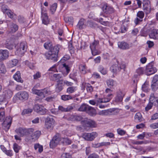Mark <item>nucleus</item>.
I'll return each instance as SVG.
<instances>
[{
    "mask_svg": "<svg viewBox=\"0 0 158 158\" xmlns=\"http://www.w3.org/2000/svg\"><path fill=\"white\" fill-rule=\"evenodd\" d=\"M59 49V45H56L54 46L53 48L45 54L46 59L50 60L53 62H56L58 60V54Z\"/></svg>",
    "mask_w": 158,
    "mask_h": 158,
    "instance_id": "obj_1",
    "label": "nucleus"
},
{
    "mask_svg": "<svg viewBox=\"0 0 158 158\" xmlns=\"http://www.w3.org/2000/svg\"><path fill=\"white\" fill-rule=\"evenodd\" d=\"M34 130L32 128L27 129L24 127H19L16 129L15 132L20 136H26L29 138L30 135L32 134Z\"/></svg>",
    "mask_w": 158,
    "mask_h": 158,
    "instance_id": "obj_2",
    "label": "nucleus"
},
{
    "mask_svg": "<svg viewBox=\"0 0 158 158\" xmlns=\"http://www.w3.org/2000/svg\"><path fill=\"white\" fill-rule=\"evenodd\" d=\"M27 46L25 42H21L19 48L16 51V54L21 56L23 55L27 51Z\"/></svg>",
    "mask_w": 158,
    "mask_h": 158,
    "instance_id": "obj_3",
    "label": "nucleus"
},
{
    "mask_svg": "<svg viewBox=\"0 0 158 158\" xmlns=\"http://www.w3.org/2000/svg\"><path fill=\"white\" fill-rule=\"evenodd\" d=\"M15 96H16L19 100L24 101L28 99L29 94L26 91H21L18 92Z\"/></svg>",
    "mask_w": 158,
    "mask_h": 158,
    "instance_id": "obj_4",
    "label": "nucleus"
},
{
    "mask_svg": "<svg viewBox=\"0 0 158 158\" xmlns=\"http://www.w3.org/2000/svg\"><path fill=\"white\" fill-rule=\"evenodd\" d=\"M60 138L59 134H56L55 135L50 143V147L51 148H53L56 147L57 144L60 143Z\"/></svg>",
    "mask_w": 158,
    "mask_h": 158,
    "instance_id": "obj_5",
    "label": "nucleus"
},
{
    "mask_svg": "<svg viewBox=\"0 0 158 158\" xmlns=\"http://www.w3.org/2000/svg\"><path fill=\"white\" fill-rule=\"evenodd\" d=\"M99 41L98 40H94V41L90 44L91 52L93 55L95 56L99 54V52L96 49L97 46L99 44Z\"/></svg>",
    "mask_w": 158,
    "mask_h": 158,
    "instance_id": "obj_6",
    "label": "nucleus"
},
{
    "mask_svg": "<svg viewBox=\"0 0 158 158\" xmlns=\"http://www.w3.org/2000/svg\"><path fill=\"white\" fill-rule=\"evenodd\" d=\"M125 66L124 64H121L119 66L115 64L113 65L110 68V70L111 72L114 73H117L120 71L121 69L124 71Z\"/></svg>",
    "mask_w": 158,
    "mask_h": 158,
    "instance_id": "obj_7",
    "label": "nucleus"
},
{
    "mask_svg": "<svg viewBox=\"0 0 158 158\" xmlns=\"http://www.w3.org/2000/svg\"><path fill=\"white\" fill-rule=\"evenodd\" d=\"M97 136V134L96 132L91 133H84L82 135V137L85 140L88 141H92Z\"/></svg>",
    "mask_w": 158,
    "mask_h": 158,
    "instance_id": "obj_8",
    "label": "nucleus"
},
{
    "mask_svg": "<svg viewBox=\"0 0 158 158\" xmlns=\"http://www.w3.org/2000/svg\"><path fill=\"white\" fill-rule=\"evenodd\" d=\"M146 73L147 75H150L155 73L157 69L153 66L152 63L149 64L146 67Z\"/></svg>",
    "mask_w": 158,
    "mask_h": 158,
    "instance_id": "obj_9",
    "label": "nucleus"
},
{
    "mask_svg": "<svg viewBox=\"0 0 158 158\" xmlns=\"http://www.w3.org/2000/svg\"><path fill=\"white\" fill-rule=\"evenodd\" d=\"M151 88L153 91H156L158 89V75H156L153 77L152 81Z\"/></svg>",
    "mask_w": 158,
    "mask_h": 158,
    "instance_id": "obj_10",
    "label": "nucleus"
},
{
    "mask_svg": "<svg viewBox=\"0 0 158 158\" xmlns=\"http://www.w3.org/2000/svg\"><path fill=\"white\" fill-rule=\"evenodd\" d=\"M149 100H150L154 106L158 107V94L152 93L150 95Z\"/></svg>",
    "mask_w": 158,
    "mask_h": 158,
    "instance_id": "obj_11",
    "label": "nucleus"
},
{
    "mask_svg": "<svg viewBox=\"0 0 158 158\" xmlns=\"http://www.w3.org/2000/svg\"><path fill=\"white\" fill-rule=\"evenodd\" d=\"M34 109L35 111L41 114H44L46 112V110L44 107L38 104L35 105Z\"/></svg>",
    "mask_w": 158,
    "mask_h": 158,
    "instance_id": "obj_12",
    "label": "nucleus"
},
{
    "mask_svg": "<svg viewBox=\"0 0 158 158\" xmlns=\"http://www.w3.org/2000/svg\"><path fill=\"white\" fill-rule=\"evenodd\" d=\"M103 12L106 15H110L114 13V9L112 7L108 5L107 4H105L102 7Z\"/></svg>",
    "mask_w": 158,
    "mask_h": 158,
    "instance_id": "obj_13",
    "label": "nucleus"
},
{
    "mask_svg": "<svg viewBox=\"0 0 158 158\" xmlns=\"http://www.w3.org/2000/svg\"><path fill=\"white\" fill-rule=\"evenodd\" d=\"M143 10L146 14H148L151 11L150 1L148 0L144 1L143 2Z\"/></svg>",
    "mask_w": 158,
    "mask_h": 158,
    "instance_id": "obj_14",
    "label": "nucleus"
},
{
    "mask_svg": "<svg viewBox=\"0 0 158 158\" xmlns=\"http://www.w3.org/2000/svg\"><path fill=\"white\" fill-rule=\"evenodd\" d=\"M54 124V119L52 118L48 117L45 121V127L47 129H51Z\"/></svg>",
    "mask_w": 158,
    "mask_h": 158,
    "instance_id": "obj_15",
    "label": "nucleus"
},
{
    "mask_svg": "<svg viewBox=\"0 0 158 158\" xmlns=\"http://www.w3.org/2000/svg\"><path fill=\"white\" fill-rule=\"evenodd\" d=\"M41 134V132L40 131H36L34 133L33 132L32 134L30 135L29 138L27 139L28 140H31L32 141H35L38 139Z\"/></svg>",
    "mask_w": 158,
    "mask_h": 158,
    "instance_id": "obj_16",
    "label": "nucleus"
},
{
    "mask_svg": "<svg viewBox=\"0 0 158 158\" xmlns=\"http://www.w3.org/2000/svg\"><path fill=\"white\" fill-rule=\"evenodd\" d=\"M9 52L6 50H0V61L7 59L9 56Z\"/></svg>",
    "mask_w": 158,
    "mask_h": 158,
    "instance_id": "obj_17",
    "label": "nucleus"
},
{
    "mask_svg": "<svg viewBox=\"0 0 158 158\" xmlns=\"http://www.w3.org/2000/svg\"><path fill=\"white\" fill-rule=\"evenodd\" d=\"M118 44L119 48L122 50H127L130 48V45L125 42H118Z\"/></svg>",
    "mask_w": 158,
    "mask_h": 158,
    "instance_id": "obj_18",
    "label": "nucleus"
},
{
    "mask_svg": "<svg viewBox=\"0 0 158 158\" xmlns=\"http://www.w3.org/2000/svg\"><path fill=\"white\" fill-rule=\"evenodd\" d=\"M149 36L150 38L155 40L158 39V30L152 29L149 33Z\"/></svg>",
    "mask_w": 158,
    "mask_h": 158,
    "instance_id": "obj_19",
    "label": "nucleus"
},
{
    "mask_svg": "<svg viewBox=\"0 0 158 158\" xmlns=\"http://www.w3.org/2000/svg\"><path fill=\"white\" fill-rule=\"evenodd\" d=\"M12 118L10 116L7 117L6 118L5 121L3 122L4 126L6 127L8 130L10 126L11 123Z\"/></svg>",
    "mask_w": 158,
    "mask_h": 158,
    "instance_id": "obj_20",
    "label": "nucleus"
},
{
    "mask_svg": "<svg viewBox=\"0 0 158 158\" xmlns=\"http://www.w3.org/2000/svg\"><path fill=\"white\" fill-rule=\"evenodd\" d=\"M125 94L121 91L117 93L116 97L115 98V101L116 102H121L122 101Z\"/></svg>",
    "mask_w": 158,
    "mask_h": 158,
    "instance_id": "obj_21",
    "label": "nucleus"
},
{
    "mask_svg": "<svg viewBox=\"0 0 158 158\" xmlns=\"http://www.w3.org/2000/svg\"><path fill=\"white\" fill-rule=\"evenodd\" d=\"M13 78L14 79L18 82L22 83L23 81L21 77V74L20 72L17 71L16 73L14 75Z\"/></svg>",
    "mask_w": 158,
    "mask_h": 158,
    "instance_id": "obj_22",
    "label": "nucleus"
},
{
    "mask_svg": "<svg viewBox=\"0 0 158 158\" xmlns=\"http://www.w3.org/2000/svg\"><path fill=\"white\" fill-rule=\"evenodd\" d=\"M85 124L86 126L91 127H95L97 124L94 121L89 119L85 121Z\"/></svg>",
    "mask_w": 158,
    "mask_h": 158,
    "instance_id": "obj_23",
    "label": "nucleus"
},
{
    "mask_svg": "<svg viewBox=\"0 0 158 158\" xmlns=\"http://www.w3.org/2000/svg\"><path fill=\"white\" fill-rule=\"evenodd\" d=\"M86 112L91 116H94L96 114L95 110L94 108L89 106Z\"/></svg>",
    "mask_w": 158,
    "mask_h": 158,
    "instance_id": "obj_24",
    "label": "nucleus"
},
{
    "mask_svg": "<svg viewBox=\"0 0 158 158\" xmlns=\"http://www.w3.org/2000/svg\"><path fill=\"white\" fill-rule=\"evenodd\" d=\"M42 23L44 24L47 25L49 23V19L48 16L46 13H42Z\"/></svg>",
    "mask_w": 158,
    "mask_h": 158,
    "instance_id": "obj_25",
    "label": "nucleus"
},
{
    "mask_svg": "<svg viewBox=\"0 0 158 158\" xmlns=\"http://www.w3.org/2000/svg\"><path fill=\"white\" fill-rule=\"evenodd\" d=\"M60 143H62L64 145H69L70 144L72 143V141L68 138H60Z\"/></svg>",
    "mask_w": 158,
    "mask_h": 158,
    "instance_id": "obj_26",
    "label": "nucleus"
},
{
    "mask_svg": "<svg viewBox=\"0 0 158 158\" xmlns=\"http://www.w3.org/2000/svg\"><path fill=\"white\" fill-rule=\"evenodd\" d=\"M59 110L63 112H68L70 111L73 109V106H68L66 108H64L62 106H60L58 107Z\"/></svg>",
    "mask_w": 158,
    "mask_h": 158,
    "instance_id": "obj_27",
    "label": "nucleus"
},
{
    "mask_svg": "<svg viewBox=\"0 0 158 158\" xmlns=\"http://www.w3.org/2000/svg\"><path fill=\"white\" fill-rule=\"evenodd\" d=\"M142 89L143 91L145 92H148L150 90L149 88V83L145 81L142 86Z\"/></svg>",
    "mask_w": 158,
    "mask_h": 158,
    "instance_id": "obj_28",
    "label": "nucleus"
},
{
    "mask_svg": "<svg viewBox=\"0 0 158 158\" xmlns=\"http://www.w3.org/2000/svg\"><path fill=\"white\" fill-rule=\"evenodd\" d=\"M112 112L110 110H104L99 112L98 114L102 115H110Z\"/></svg>",
    "mask_w": 158,
    "mask_h": 158,
    "instance_id": "obj_29",
    "label": "nucleus"
},
{
    "mask_svg": "<svg viewBox=\"0 0 158 158\" xmlns=\"http://www.w3.org/2000/svg\"><path fill=\"white\" fill-rule=\"evenodd\" d=\"M18 62V60L16 59H13L10 60L8 63V66L9 67H13L15 66Z\"/></svg>",
    "mask_w": 158,
    "mask_h": 158,
    "instance_id": "obj_30",
    "label": "nucleus"
},
{
    "mask_svg": "<svg viewBox=\"0 0 158 158\" xmlns=\"http://www.w3.org/2000/svg\"><path fill=\"white\" fill-rule=\"evenodd\" d=\"M61 77V74H55L51 77V79L53 81H58Z\"/></svg>",
    "mask_w": 158,
    "mask_h": 158,
    "instance_id": "obj_31",
    "label": "nucleus"
},
{
    "mask_svg": "<svg viewBox=\"0 0 158 158\" xmlns=\"http://www.w3.org/2000/svg\"><path fill=\"white\" fill-rule=\"evenodd\" d=\"M84 21V19L82 18L79 21L77 26L80 29H83L85 27Z\"/></svg>",
    "mask_w": 158,
    "mask_h": 158,
    "instance_id": "obj_32",
    "label": "nucleus"
},
{
    "mask_svg": "<svg viewBox=\"0 0 158 158\" xmlns=\"http://www.w3.org/2000/svg\"><path fill=\"white\" fill-rule=\"evenodd\" d=\"M10 27L12 33L15 32L18 29V26L17 24L13 23H11L10 26Z\"/></svg>",
    "mask_w": 158,
    "mask_h": 158,
    "instance_id": "obj_33",
    "label": "nucleus"
},
{
    "mask_svg": "<svg viewBox=\"0 0 158 158\" xmlns=\"http://www.w3.org/2000/svg\"><path fill=\"white\" fill-rule=\"evenodd\" d=\"M13 95V92L10 89H7L5 91V94H2L5 96V99L6 98H11Z\"/></svg>",
    "mask_w": 158,
    "mask_h": 158,
    "instance_id": "obj_34",
    "label": "nucleus"
},
{
    "mask_svg": "<svg viewBox=\"0 0 158 158\" xmlns=\"http://www.w3.org/2000/svg\"><path fill=\"white\" fill-rule=\"evenodd\" d=\"M88 24L91 27L94 28L99 27L100 29L102 30V27H98V25L97 23L93 22L92 21H88Z\"/></svg>",
    "mask_w": 158,
    "mask_h": 158,
    "instance_id": "obj_35",
    "label": "nucleus"
},
{
    "mask_svg": "<svg viewBox=\"0 0 158 158\" xmlns=\"http://www.w3.org/2000/svg\"><path fill=\"white\" fill-rule=\"evenodd\" d=\"M134 118L135 120L139 122H141L143 121V118L142 115L139 112L135 114Z\"/></svg>",
    "mask_w": 158,
    "mask_h": 158,
    "instance_id": "obj_36",
    "label": "nucleus"
},
{
    "mask_svg": "<svg viewBox=\"0 0 158 158\" xmlns=\"http://www.w3.org/2000/svg\"><path fill=\"white\" fill-rule=\"evenodd\" d=\"M98 69V71L103 75H105L107 73V69L102 65L99 66Z\"/></svg>",
    "mask_w": 158,
    "mask_h": 158,
    "instance_id": "obj_37",
    "label": "nucleus"
},
{
    "mask_svg": "<svg viewBox=\"0 0 158 158\" xmlns=\"http://www.w3.org/2000/svg\"><path fill=\"white\" fill-rule=\"evenodd\" d=\"M89 106L86 104L84 103L82 104L80 107L78 108V110L80 111L86 112Z\"/></svg>",
    "mask_w": 158,
    "mask_h": 158,
    "instance_id": "obj_38",
    "label": "nucleus"
},
{
    "mask_svg": "<svg viewBox=\"0 0 158 158\" xmlns=\"http://www.w3.org/2000/svg\"><path fill=\"white\" fill-rule=\"evenodd\" d=\"M64 20L66 23H69V24L73 25V19L72 17H64Z\"/></svg>",
    "mask_w": 158,
    "mask_h": 158,
    "instance_id": "obj_39",
    "label": "nucleus"
},
{
    "mask_svg": "<svg viewBox=\"0 0 158 158\" xmlns=\"http://www.w3.org/2000/svg\"><path fill=\"white\" fill-rule=\"evenodd\" d=\"M44 47L47 49H49V51L53 48L52 43L50 42H47L44 44Z\"/></svg>",
    "mask_w": 158,
    "mask_h": 158,
    "instance_id": "obj_40",
    "label": "nucleus"
},
{
    "mask_svg": "<svg viewBox=\"0 0 158 158\" xmlns=\"http://www.w3.org/2000/svg\"><path fill=\"white\" fill-rule=\"evenodd\" d=\"M79 69L82 73L83 74L86 73V67L85 65L80 64L79 66Z\"/></svg>",
    "mask_w": 158,
    "mask_h": 158,
    "instance_id": "obj_41",
    "label": "nucleus"
},
{
    "mask_svg": "<svg viewBox=\"0 0 158 158\" xmlns=\"http://www.w3.org/2000/svg\"><path fill=\"white\" fill-rule=\"evenodd\" d=\"M7 102L6 100L5 97L4 95L0 96V105H3L6 106Z\"/></svg>",
    "mask_w": 158,
    "mask_h": 158,
    "instance_id": "obj_42",
    "label": "nucleus"
},
{
    "mask_svg": "<svg viewBox=\"0 0 158 158\" xmlns=\"http://www.w3.org/2000/svg\"><path fill=\"white\" fill-rule=\"evenodd\" d=\"M76 90V88L74 86H70L67 89L66 92L68 94H72Z\"/></svg>",
    "mask_w": 158,
    "mask_h": 158,
    "instance_id": "obj_43",
    "label": "nucleus"
},
{
    "mask_svg": "<svg viewBox=\"0 0 158 158\" xmlns=\"http://www.w3.org/2000/svg\"><path fill=\"white\" fill-rule=\"evenodd\" d=\"M77 75V72L76 71L73 72L71 73L69 75V77L73 79L74 81H76L77 80L76 77Z\"/></svg>",
    "mask_w": 158,
    "mask_h": 158,
    "instance_id": "obj_44",
    "label": "nucleus"
},
{
    "mask_svg": "<svg viewBox=\"0 0 158 158\" xmlns=\"http://www.w3.org/2000/svg\"><path fill=\"white\" fill-rule=\"evenodd\" d=\"M85 87L86 88L88 92H91L93 91V89L92 86L89 83H85Z\"/></svg>",
    "mask_w": 158,
    "mask_h": 158,
    "instance_id": "obj_45",
    "label": "nucleus"
},
{
    "mask_svg": "<svg viewBox=\"0 0 158 158\" xmlns=\"http://www.w3.org/2000/svg\"><path fill=\"white\" fill-rule=\"evenodd\" d=\"M61 98L64 101L68 100L73 99V97L70 95H64L61 96Z\"/></svg>",
    "mask_w": 158,
    "mask_h": 158,
    "instance_id": "obj_46",
    "label": "nucleus"
},
{
    "mask_svg": "<svg viewBox=\"0 0 158 158\" xmlns=\"http://www.w3.org/2000/svg\"><path fill=\"white\" fill-rule=\"evenodd\" d=\"M21 148V147L19 146L16 143H14L13 144V149L15 152L18 153L19 150Z\"/></svg>",
    "mask_w": 158,
    "mask_h": 158,
    "instance_id": "obj_47",
    "label": "nucleus"
},
{
    "mask_svg": "<svg viewBox=\"0 0 158 158\" xmlns=\"http://www.w3.org/2000/svg\"><path fill=\"white\" fill-rule=\"evenodd\" d=\"M6 72V67L3 64H0V73H5Z\"/></svg>",
    "mask_w": 158,
    "mask_h": 158,
    "instance_id": "obj_48",
    "label": "nucleus"
},
{
    "mask_svg": "<svg viewBox=\"0 0 158 158\" xmlns=\"http://www.w3.org/2000/svg\"><path fill=\"white\" fill-rule=\"evenodd\" d=\"M149 100V101L148 103V104L147 105L145 108V110L146 111H148L150 109H151L153 106V103H152V102H151L150 100Z\"/></svg>",
    "mask_w": 158,
    "mask_h": 158,
    "instance_id": "obj_49",
    "label": "nucleus"
},
{
    "mask_svg": "<svg viewBox=\"0 0 158 158\" xmlns=\"http://www.w3.org/2000/svg\"><path fill=\"white\" fill-rule=\"evenodd\" d=\"M33 110L32 109L28 108L24 109L22 113V114L23 115L31 113Z\"/></svg>",
    "mask_w": 158,
    "mask_h": 158,
    "instance_id": "obj_50",
    "label": "nucleus"
},
{
    "mask_svg": "<svg viewBox=\"0 0 158 158\" xmlns=\"http://www.w3.org/2000/svg\"><path fill=\"white\" fill-rule=\"evenodd\" d=\"M57 7V4L56 3H55L52 5L50 8V10L52 11V14H53L54 12L56 10V9Z\"/></svg>",
    "mask_w": 158,
    "mask_h": 158,
    "instance_id": "obj_51",
    "label": "nucleus"
},
{
    "mask_svg": "<svg viewBox=\"0 0 158 158\" xmlns=\"http://www.w3.org/2000/svg\"><path fill=\"white\" fill-rule=\"evenodd\" d=\"M114 81L111 79H109L107 81V84L108 86L111 88L114 85Z\"/></svg>",
    "mask_w": 158,
    "mask_h": 158,
    "instance_id": "obj_52",
    "label": "nucleus"
},
{
    "mask_svg": "<svg viewBox=\"0 0 158 158\" xmlns=\"http://www.w3.org/2000/svg\"><path fill=\"white\" fill-rule=\"evenodd\" d=\"M61 158H72V156L69 153H64L61 155Z\"/></svg>",
    "mask_w": 158,
    "mask_h": 158,
    "instance_id": "obj_53",
    "label": "nucleus"
},
{
    "mask_svg": "<svg viewBox=\"0 0 158 158\" xmlns=\"http://www.w3.org/2000/svg\"><path fill=\"white\" fill-rule=\"evenodd\" d=\"M2 11L4 13H6V12L9 11L7 6L6 5H3L2 6Z\"/></svg>",
    "mask_w": 158,
    "mask_h": 158,
    "instance_id": "obj_54",
    "label": "nucleus"
},
{
    "mask_svg": "<svg viewBox=\"0 0 158 158\" xmlns=\"http://www.w3.org/2000/svg\"><path fill=\"white\" fill-rule=\"evenodd\" d=\"M144 72V69L143 68H139L136 70V72L139 75L143 74Z\"/></svg>",
    "mask_w": 158,
    "mask_h": 158,
    "instance_id": "obj_55",
    "label": "nucleus"
},
{
    "mask_svg": "<svg viewBox=\"0 0 158 158\" xmlns=\"http://www.w3.org/2000/svg\"><path fill=\"white\" fill-rule=\"evenodd\" d=\"M42 91L44 97V95L46 94H51V92L47 88H44V89H42Z\"/></svg>",
    "mask_w": 158,
    "mask_h": 158,
    "instance_id": "obj_56",
    "label": "nucleus"
},
{
    "mask_svg": "<svg viewBox=\"0 0 158 158\" xmlns=\"http://www.w3.org/2000/svg\"><path fill=\"white\" fill-rule=\"evenodd\" d=\"M56 96L55 95L53 96H51L47 98L46 99V100L48 102H51L53 101L55 99Z\"/></svg>",
    "mask_w": 158,
    "mask_h": 158,
    "instance_id": "obj_57",
    "label": "nucleus"
},
{
    "mask_svg": "<svg viewBox=\"0 0 158 158\" xmlns=\"http://www.w3.org/2000/svg\"><path fill=\"white\" fill-rule=\"evenodd\" d=\"M39 84H37L35 85L34 86L32 89V92L33 94H37V93L38 92L39 90L37 89L36 88H37V86H39Z\"/></svg>",
    "mask_w": 158,
    "mask_h": 158,
    "instance_id": "obj_58",
    "label": "nucleus"
},
{
    "mask_svg": "<svg viewBox=\"0 0 158 158\" xmlns=\"http://www.w3.org/2000/svg\"><path fill=\"white\" fill-rule=\"evenodd\" d=\"M137 17L140 19H142L144 16V13L142 11H139L137 15Z\"/></svg>",
    "mask_w": 158,
    "mask_h": 158,
    "instance_id": "obj_59",
    "label": "nucleus"
},
{
    "mask_svg": "<svg viewBox=\"0 0 158 158\" xmlns=\"http://www.w3.org/2000/svg\"><path fill=\"white\" fill-rule=\"evenodd\" d=\"M18 20L19 23H23L25 21V19L24 18L21 16H19L18 17Z\"/></svg>",
    "mask_w": 158,
    "mask_h": 158,
    "instance_id": "obj_60",
    "label": "nucleus"
},
{
    "mask_svg": "<svg viewBox=\"0 0 158 158\" xmlns=\"http://www.w3.org/2000/svg\"><path fill=\"white\" fill-rule=\"evenodd\" d=\"M117 131L118 133L121 135H123L125 134L126 132L125 131L123 130H122L120 128H119L117 129Z\"/></svg>",
    "mask_w": 158,
    "mask_h": 158,
    "instance_id": "obj_61",
    "label": "nucleus"
},
{
    "mask_svg": "<svg viewBox=\"0 0 158 158\" xmlns=\"http://www.w3.org/2000/svg\"><path fill=\"white\" fill-rule=\"evenodd\" d=\"M63 89V86L62 85L57 84L56 88V91L57 92H59Z\"/></svg>",
    "mask_w": 158,
    "mask_h": 158,
    "instance_id": "obj_62",
    "label": "nucleus"
},
{
    "mask_svg": "<svg viewBox=\"0 0 158 158\" xmlns=\"http://www.w3.org/2000/svg\"><path fill=\"white\" fill-rule=\"evenodd\" d=\"M5 117V112L4 111L0 112V121L2 122L3 121Z\"/></svg>",
    "mask_w": 158,
    "mask_h": 158,
    "instance_id": "obj_63",
    "label": "nucleus"
},
{
    "mask_svg": "<svg viewBox=\"0 0 158 158\" xmlns=\"http://www.w3.org/2000/svg\"><path fill=\"white\" fill-rule=\"evenodd\" d=\"M150 127L152 129H156L158 128V122L152 123L150 125Z\"/></svg>",
    "mask_w": 158,
    "mask_h": 158,
    "instance_id": "obj_64",
    "label": "nucleus"
}]
</instances>
